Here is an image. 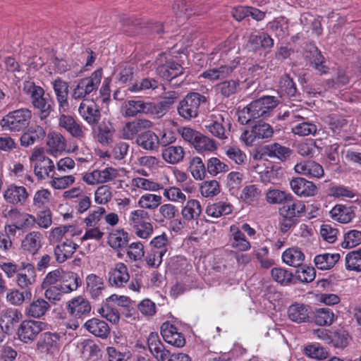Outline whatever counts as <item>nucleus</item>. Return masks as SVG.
<instances>
[{
	"label": "nucleus",
	"instance_id": "obj_1",
	"mask_svg": "<svg viewBox=\"0 0 361 361\" xmlns=\"http://www.w3.org/2000/svg\"><path fill=\"white\" fill-rule=\"evenodd\" d=\"M23 92L30 97L33 107L38 110V116L41 121H46L54 111V102L52 99L44 97V90L36 85L32 81H25Z\"/></svg>",
	"mask_w": 361,
	"mask_h": 361
},
{
	"label": "nucleus",
	"instance_id": "obj_2",
	"mask_svg": "<svg viewBox=\"0 0 361 361\" xmlns=\"http://www.w3.org/2000/svg\"><path fill=\"white\" fill-rule=\"evenodd\" d=\"M91 309L90 302L82 296L69 300L66 304V310L72 319L67 323L66 327L77 329L83 319L90 314Z\"/></svg>",
	"mask_w": 361,
	"mask_h": 361
},
{
	"label": "nucleus",
	"instance_id": "obj_3",
	"mask_svg": "<svg viewBox=\"0 0 361 361\" xmlns=\"http://www.w3.org/2000/svg\"><path fill=\"white\" fill-rule=\"evenodd\" d=\"M32 112L26 108L12 111L5 115L0 122L4 130L11 133L24 131L30 125Z\"/></svg>",
	"mask_w": 361,
	"mask_h": 361
},
{
	"label": "nucleus",
	"instance_id": "obj_4",
	"mask_svg": "<svg viewBox=\"0 0 361 361\" xmlns=\"http://www.w3.org/2000/svg\"><path fill=\"white\" fill-rule=\"evenodd\" d=\"M183 139L190 143L199 152H212L216 149V142L191 128L183 127L178 130Z\"/></svg>",
	"mask_w": 361,
	"mask_h": 361
},
{
	"label": "nucleus",
	"instance_id": "obj_5",
	"mask_svg": "<svg viewBox=\"0 0 361 361\" xmlns=\"http://www.w3.org/2000/svg\"><path fill=\"white\" fill-rule=\"evenodd\" d=\"M102 78V69L94 71L90 77L80 79L73 88L71 97L74 99H80L96 92Z\"/></svg>",
	"mask_w": 361,
	"mask_h": 361
},
{
	"label": "nucleus",
	"instance_id": "obj_6",
	"mask_svg": "<svg viewBox=\"0 0 361 361\" xmlns=\"http://www.w3.org/2000/svg\"><path fill=\"white\" fill-rule=\"evenodd\" d=\"M204 95L197 92L188 93L179 103L177 110L180 116L190 120L198 115L199 108L202 103L206 102Z\"/></svg>",
	"mask_w": 361,
	"mask_h": 361
},
{
	"label": "nucleus",
	"instance_id": "obj_7",
	"mask_svg": "<svg viewBox=\"0 0 361 361\" xmlns=\"http://www.w3.org/2000/svg\"><path fill=\"white\" fill-rule=\"evenodd\" d=\"M30 160L34 161V173L39 180L51 178L54 175L55 166L53 161L45 157L40 151H35Z\"/></svg>",
	"mask_w": 361,
	"mask_h": 361
},
{
	"label": "nucleus",
	"instance_id": "obj_8",
	"mask_svg": "<svg viewBox=\"0 0 361 361\" xmlns=\"http://www.w3.org/2000/svg\"><path fill=\"white\" fill-rule=\"evenodd\" d=\"M47 324L41 321L24 320L18 329V338L25 343L34 341L38 334L46 329Z\"/></svg>",
	"mask_w": 361,
	"mask_h": 361
},
{
	"label": "nucleus",
	"instance_id": "obj_9",
	"mask_svg": "<svg viewBox=\"0 0 361 361\" xmlns=\"http://www.w3.org/2000/svg\"><path fill=\"white\" fill-rule=\"evenodd\" d=\"M279 104L278 99L273 96H264L250 102L247 106L252 112L253 117L266 118L270 116Z\"/></svg>",
	"mask_w": 361,
	"mask_h": 361
},
{
	"label": "nucleus",
	"instance_id": "obj_10",
	"mask_svg": "<svg viewBox=\"0 0 361 361\" xmlns=\"http://www.w3.org/2000/svg\"><path fill=\"white\" fill-rule=\"evenodd\" d=\"M153 127V123L145 118L135 119L127 122L121 130L123 139L133 140L137 139L142 131L149 130Z\"/></svg>",
	"mask_w": 361,
	"mask_h": 361
},
{
	"label": "nucleus",
	"instance_id": "obj_11",
	"mask_svg": "<svg viewBox=\"0 0 361 361\" xmlns=\"http://www.w3.org/2000/svg\"><path fill=\"white\" fill-rule=\"evenodd\" d=\"M61 336L49 331L42 334L36 343L37 350L42 353L54 354L60 348Z\"/></svg>",
	"mask_w": 361,
	"mask_h": 361
},
{
	"label": "nucleus",
	"instance_id": "obj_12",
	"mask_svg": "<svg viewBox=\"0 0 361 361\" xmlns=\"http://www.w3.org/2000/svg\"><path fill=\"white\" fill-rule=\"evenodd\" d=\"M4 216L19 226L20 230H27L32 228L35 224V218L32 214L22 212L17 208H11L4 213Z\"/></svg>",
	"mask_w": 361,
	"mask_h": 361
},
{
	"label": "nucleus",
	"instance_id": "obj_13",
	"mask_svg": "<svg viewBox=\"0 0 361 361\" xmlns=\"http://www.w3.org/2000/svg\"><path fill=\"white\" fill-rule=\"evenodd\" d=\"M51 85L58 102L59 111V113H66L69 109L68 82L58 78L51 82Z\"/></svg>",
	"mask_w": 361,
	"mask_h": 361
},
{
	"label": "nucleus",
	"instance_id": "obj_14",
	"mask_svg": "<svg viewBox=\"0 0 361 361\" xmlns=\"http://www.w3.org/2000/svg\"><path fill=\"white\" fill-rule=\"evenodd\" d=\"M78 112L80 116L91 126L97 124L101 118L99 106L93 100L83 99L79 106Z\"/></svg>",
	"mask_w": 361,
	"mask_h": 361
},
{
	"label": "nucleus",
	"instance_id": "obj_15",
	"mask_svg": "<svg viewBox=\"0 0 361 361\" xmlns=\"http://www.w3.org/2000/svg\"><path fill=\"white\" fill-rule=\"evenodd\" d=\"M161 334L164 340L170 345L181 348L185 344L183 334L179 332L177 327L169 322L162 324Z\"/></svg>",
	"mask_w": 361,
	"mask_h": 361
},
{
	"label": "nucleus",
	"instance_id": "obj_16",
	"mask_svg": "<svg viewBox=\"0 0 361 361\" xmlns=\"http://www.w3.org/2000/svg\"><path fill=\"white\" fill-rule=\"evenodd\" d=\"M59 126L64 128L73 137L81 140L85 137V128L72 116L59 113Z\"/></svg>",
	"mask_w": 361,
	"mask_h": 361
},
{
	"label": "nucleus",
	"instance_id": "obj_17",
	"mask_svg": "<svg viewBox=\"0 0 361 361\" xmlns=\"http://www.w3.org/2000/svg\"><path fill=\"white\" fill-rule=\"evenodd\" d=\"M305 204L301 201L296 200L291 195V198L287 200L284 204L279 209V214L281 216L291 218L298 221V219L305 212Z\"/></svg>",
	"mask_w": 361,
	"mask_h": 361
},
{
	"label": "nucleus",
	"instance_id": "obj_18",
	"mask_svg": "<svg viewBox=\"0 0 361 361\" xmlns=\"http://www.w3.org/2000/svg\"><path fill=\"white\" fill-rule=\"evenodd\" d=\"M109 282L114 287L121 288L130 279V274L127 266L123 262H117L109 272Z\"/></svg>",
	"mask_w": 361,
	"mask_h": 361
},
{
	"label": "nucleus",
	"instance_id": "obj_19",
	"mask_svg": "<svg viewBox=\"0 0 361 361\" xmlns=\"http://www.w3.org/2000/svg\"><path fill=\"white\" fill-rule=\"evenodd\" d=\"M29 197L27 189L23 186L10 185L4 192V200L13 205H24Z\"/></svg>",
	"mask_w": 361,
	"mask_h": 361
},
{
	"label": "nucleus",
	"instance_id": "obj_20",
	"mask_svg": "<svg viewBox=\"0 0 361 361\" xmlns=\"http://www.w3.org/2000/svg\"><path fill=\"white\" fill-rule=\"evenodd\" d=\"M149 351L157 361H166L169 360L170 351L166 349L164 345L159 339L157 333L152 332L147 339Z\"/></svg>",
	"mask_w": 361,
	"mask_h": 361
},
{
	"label": "nucleus",
	"instance_id": "obj_21",
	"mask_svg": "<svg viewBox=\"0 0 361 361\" xmlns=\"http://www.w3.org/2000/svg\"><path fill=\"white\" fill-rule=\"evenodd\" d=\"M157 73L163 79L173 82L183 74L184 68L179 63L170 60L164 64H159Z\"/></svg>",
	"mask_w": 361,
	"mask_h": 361
},
{
	"label": "nucleus",
	"instance_id": "obj_22",
	"mask_svg": "<svg viewBox=\"0 0 361 361\" xmlns=\"http://www.w3.org/2000/svg\"><path fill=\"white\" fill-rule=\"evenodd\" d=\"M311 314V307L302 303L295 302L288 309V318L297 324L309 322Z\"/></svg>",
	"mask_w": 361,
	"mask_h": 361
},
{
	"label": "nucleus",
	"instance_id": "obj_23",
	"mask_svg": "<svg viewBox=\"0 0 361 361\" xmlns=\"http://www.w3.org/2000/svg\"><path fill=\"white\" fill-rule=\"evenodd\" d=\"M42 235L37 231H31L21 241L20 247L25 253L35 255L42 246Z\"/></svg>",
	"mask_w": 361,
	"mask_h": 361
},
{
	"label": "nucleus",
	"instance_id": "obj_24",
	"mask_svg": "<svg viewBox=\"0 0 361 361\" xmlns=\"http://www.w3.org/2000/svg\"><path fill=\"white\" fill-rule=\"evenodd\" d=\"M262 155L270 158H275L281 161L288 159L292 154V150L278 142L267 145L262 148Z\"/></svg>",
	"mask_w": 361,
	"mask_h": 361
},
{
	"label": "nucleus",
	"instance_id": "obj_25",
	"mask_svg": "<svg viewBox=\"0 0 361 361\" xmlns=\"http://www.w3.org/2000/svg\"><path fill=\"white\" fill-rule=\"evenodd\" d=\"M78 247V245L71 239L59 242L54 249L56 261L60 264L66 262L73 256Z\"/></svg>",
	"mask_w": 361,
	"mask_h": 361
},
{
	"label": "nucleus",
	"instance_id": "obj_26",
	"mask_svg": "<svg viewBox=\"0 0 361 361\" xmlns=\"http://www.w3.org/2000/svg\"><path fill=\"white\" fill-rule=\"evenodd\" d=\"M290 186L292 190L300 197L313 196L317 192V187L312 182L300 177L292 179L290 181Z\"/></svg>",
	"mask_w": 361,
	"mask_h": 361
},
{
	"label": "nucleus",
	"instance_id": "obj_27",
	"mask_svg": "<svg viewBox=\"0 0 361 361\" xmlns=\"http://www.w3.org/2000/svg\"><path fill=\"white\" fill-rule=\"evenodd\" d=\"M274 44V39L271 37L264 32L258 34H251L247 41L249 48L254 51L261 49H271L273 47Z\"/></svg>",
	"mask_w": 361,
	"mask_h": 361
},
{
	"label": "nucleus",
	"instance_id": "obj_28",
	"mask_svg": "<svg viewBox=\"0 0 361 361\" xmlns=\"http://www.w3.org/2000/svg\"><path fill=\"white\" fill-rule=\"evenodd\" d=\"M35 269L31 264H27L17 274V284L25 290H31V286L35 283Z\"/></svg>",
	"mask_w": 361,
	"mask_h": 361
},
{
	"label": "nucleus",
	"instance_id": "obj_29",
	"mask_svg": "<svg viewBox=\"0 0 361 361\" xmlns=\"http://www.w3.org/2000/svg\"><path fill=\"white\" fill-rule=\"evenodd\" d=\"M230 238L229 242L232 248L236 249L240 252L247 251L250 249L251 245L247 240L244 233L235 225L230 226Z\"/></svg>",
	"mask_w": 361,
	"mask_h": 361
},
{
	"label": "nucleus",
	"instance_id": "obj_30",
	"mask_svg": "<svg viewBox=\"0 0 361 361\" xmlns=\"http://www.w3.org/2000/svg\"><path fill=\"white\" fill-rule=\"evenodd\" d=\"M225 123L224 118L222 115L212 116L207 121L204 128L214 137L224 140L227 138L226 132L224 126Z\"/></svg>",
	"mask_w": 361,
	"mask_h": 361
},
{
	"label": "nucleus",
	"instance_id": "obj_31",
	"mask_svg": "<svg viewBox=\"0 0 361 361\" xmlns=\"http://www.w3.org/2000/svg\"><path fill=\"white\" fill-rule=\"evenodd\" d=\"M161 84L154 78H144L130 85L128 90L132 93L150 94L159 89Z\"/></svg>",
	"mask_w": 361,
	"mask_h": 361
},
{
	"label": "nucleus",
	"instance_id": "obj_32",
	"mask_svg": "<svg viewBox=\"0 0 361 361\" xmlns=\"http://www.w3.org/2000/svg\"><path fill=\"white\" fill-rule=\"evenodd\" d=\"M295 171L309 177L320 178L324 175L322 166L314 161H302L294 167Z\"/></svg>",
	"mask_w": 361,
	"mask_h": 361
},
{
	"label": "nucleus",
	"instance_id": "obj_33",
	"mask_svg": "<svg viewBox=\"0 0 361 361\" xmlns=\"http://www.w3.org/2000/svg\"><path fill=\"white\" fill-rule=\"evenodd\" d=\"M86 292L92 299H98L104 290V280L100 276L91 274L86 277Z\"/></svg>",
	"mask_w": 361,
	"mask_h": 361
},
{
	"label": "nucleus",
	"instance_id": "obj_34",
	"mask_svg": "<svg viewBox=\"0 0 361 361\" xmlns=\"http://www.w3.org/2000/svg\"><path fill=\"white\" fill-rule=\"evenodd\" d=\"M355 216L352 207L345 204H336L330 211L331 218L341 224L350 222Z\"/></svg>",
	"mask_w": 361,
	"mask_h": 361
},
{
	"label": "nucleus",
	"instance_id": "obj_35",
	"mask_svg": "<svg viewBox=\"0 0 361 361\" xmlns=\"http://www.w3.org/2000/svg\"><path fill=\"white\" fill-rule=\"evenodd\" d=\"M81 284L82 281L77 273L63 271L59 286L64 293L76 290Z\"/></svg>",
	"mask_w": 361,
	"mask_h": 361
},
{
	"label": "nucleus",
	"instance_id": "obj_36",
	"mask_svg": "<svg viewBox=\"0 0 361 361\" xmlns=\"http://www.w3.org/2000/svg\"><path fill=\"white\" fill-rule=\"evenodd\" d=\"M51 308L49 303L43 298L34 300L25 310L27 317L39 319L45 315Z\"/></svg>",
	"mask_w": 361,
	"mask_h": 361
},
{
	"label": "nucleus",
	"instance_id": "obj_37",
	"mask_svg": "<svg viewBox=\"0 0 361 361\" xmlns=\"http://www.w3.org/2000/svg\"><path fill=\"white\" fill-rule=\"evenodd\" d=\"M185 150L181 146L170 145L164 147L161 151L163 159L169 164H177L181 162L185 157Z\"/></svg>",
	"mask_w": 361,
	"mask_h": 361
},
{
	"label": "nucleus",
	"instance_id": "obj_38",
	"mask_svg": "<svg viewBox=\"0 0 361 361\" xmlns=\"http://www.w3.org/2000/svg\"><path fill=\"white\" fill-rule=\"evenodd\" d=\"M85 328L93 335L105 338L109 334L110 329L107 323L97 318H92L84 324Z\"/></svg>",
	"mask_w": 361,
	"mask_h": 361
},
{
	"label": "nucleus",
	"instance_id": "obj_39",
	"mask_svg": "<svg viewBox=\"0 0 361 361\" xmlns=\"http://www.w3.org/2000/svg\"><path fill=\"white\" fill-rule=\"evenodd\" d=\"M22 318L20 311L13 308L5 310L0 319V325L5 332L8 333L13 329V325L18 323Z\"/></svg>",
	"mask_w": 361,
	"mask_h": 361
},
{
	"label": "nucleus",
	"instance_id": "obj_40",
	"mask_svg": "<svg viewBox=\"0 0 361 361\" xmlns=\"http://www.w3.org/2000/svg\"><path fill=\"white\" fill-rule=\"evenodd\" d=\"M138 146L146 150H154L159 147V137L152 131L145 130L136 140Z\"/></svg>",
	"mask_w": 361,
	"mask_h": 361
},
{
	"label": "nucleus",
	"instance_id": "obj_41",
	"mask_svg": "<svg viewBox=\"0 0 361 361\" xmlns=\"http://www.w3.org/2000/svg\"><path fill=\"white\" fill-rule=\"evenodd\" d=\"M339 253H323L317 255L314 259L316 267L321 270H328L334 267L339 260Z\"/></svg>",
	"mask_w": 361,
	"mask_h": 361
},
{
	"label": "nucleus",
	"instance_id": "obj_42",
	"mask_svg": "<svg viewBox=\"0 0 361 361\" xmlns=\"http://www.w3.org/2000/svg\"><path fill=\"white\" fill-rule=\"evenodd\" d=\"M129 241V235L124 229H114L108 237V243L113 249H119L127 245Z\"/></svg>",
	"mask_w": 361,
	"mask_h": 361
},
{
	"label": "nucleus",
	"instance_id": "obj_43",
	"mask_svg": "<svg viewBox=\"0 0 361 361\" xmlns=\"http://www.w3.org/2000/svg\"><path fill=\"white\" fill-rule=\"evenodd\" d=\"M201 213V204L197 200L195 199L188 200L181 209L183 218L187 221L197 219Z\"/></svg>",
	"mask_w": 361,
	"mask_h": 361
},
{
	"label": "nucleus",
	"instance_id": "obj_44",
	"mask_svg": "<svg viewBox=\"0 0 361 361\" xmlns=\"http://www.w3.org/2000/svg\"><path fill=\"white\" fill-rule=\"evenodd\" d=\"M145 101L130 99L126 101L121 109L122 115L124 117H135L143 114Z\"/></svg>",
	"mask_w": 361,
	"mask_h": 361
},
{
	"label": "nucleus",
	"instance_id": "obj_45",
	"mask_svg": "<svg viewBox=\"0 0 361 361\" xmlns=\"http://www.w3.org/2000/svg\"><path fill=\"white\" fill-rule=\"evenodd\" d=\"M282 259L283 262L288 265L299 267L302 265V262L305 259V255L299 248L291 247L283 252Z\"/></svg>",
	"mask_w": 361,
	"mask_h": 361
},
{
	"label": "nucleus",
	"instance_id": "obj_46",
	"mask_svg": "<svg viewBox=\"0 0 361 361\" xmlns=\"http://www.w3.org/2000/svg\"><path fill=\"white\" fill-rule=\"evenodd\" d=\"M233 211V206L226 202L219 201L209 204L207 207L206 213L208 216L219 218L221 216L228 215Z\"/></svg>",
	"mask_w": 361,
	"mask_h": 361
},
{
	"label": "nucleus",
	"instance_id": "obj_47",
	"mask_svg": "<svg viewBox=\"0 0 361 361\" xmlns=\"http://www.w3.org/2000/svg\"><path fill=\"white\" fill-rule=\"evenodd\" d=\"M267 28L279 39H283L288 35V23L283 17L276 18L269 22L267 25Z\"/></svg>",
	"mask_w": 361,
	"mask_h": 361
},
{
	"label": "nucleus",
	"instance_id": "obj_48",
	"mask_svg": "<svg viewBox=\"0 0 361 361\" xmlns=\"http://www.w3.org/2000/svg\"><path fill=\"white\" fill-rule=\"evenodd\" d=\"M237 63L232 65H224L218 68H214L204 71L202 76L210 80H219L228 77L236 67Z\"/></svg>",
	"mask_w": 361,
	"mask_h": 361
},
{
	"label": "nucleus",
	"instance_id": "obj_49",
	"mask_svg": "<svg viewBox=\"0 0 361 361\" xmlns=\"http://www.w3.org/2000/svg\"><path fill=\"white\" fill-rule=\"evenodd\" d=\"M279 92L281 96L292 97L296 95L295 83L288 74H283L281 76L279 82Z\"/></svg>",
	"mask_w": 361,
	"mask_h": 361
},
{
	"label": "nucleus",
	"instance_id": "obj_50",
	"mask_svg": "<svg viewBox=\"0 0 361 361\" xmlns=\"http://www.w3.org/2000/svg\"><path fill=\"white\" fill-rule=\"evenodd\" d=\"M295 117L298 120L300 119L302 121V122L299 123L298 124L293 127L292 132L295 135H298L299 136H307L310 135H315L317 130V127L315 124L309 121H305V118L300 115H296L295 116Z\"/></svg>",
	"mask_w": 361,
	"mask_h": 361
},
{
	"label": "nucleus",
	"instance_id": "obj_51",
	"mask_svg": "<svg viewBox=\"0 0 361 361\" xmlns=\"http://www.w3.org/2000/svg\"><path fill=\"white\" fill-rule=\"evenodd\" d=\"M32 292L30 290L20 292L18 289H10L8 290L6 296L7 302L13 305H21L26 299H30Z\"/></svg>",
	"mask_w": 361,
	"mask_h": 361
},
{
	"label": "nucleus",
	"instance_id": "obj_52",
	"mask_svg": "<svg viewBox=\"0 0 361 361\" xmlns=\"http://www.w3.org/2000/svg\"><path fill=\"white\" fill-rule=\"evenodd\" d=\"M266 200L271 204H284L291 198V194L278 189H269L265 195Z\"/></svg>",
	"mask_w": 361,
	"mask_h": 361
},
{
	"label": "nucleus",
	"instance_id": "obj_53",
	"mask_svg": "<svg viewBox=\"0 0 361 361\" xmlns=\"http://www.w3.org/2000/svg\"><path fill=\"white\" fill-rule=\"evenodd\" d=\"M304 353L309 357L323 360L328 357V350L317 343H311L304 348Z\"/></svg>",
	"mask_w": 361,
	"mask_h": 361
},
{
	"label": "nucleus",
	"instance_id": "obj_54",
	"mask_svg": "<svg viewBox=\"0 0 361 361\" xmlns=\"http://www.w3.org/2000/svg\"><path fill=\"white\" fill-rule=\"evenodd\" d=\"M334 314L329 308H319L314 313V322L317 325L326 326L333 323Z\"/></svg>",
	"mask_w": 361,
	"mask_h": 361
},
{
	"label": "nucleus",
	"instance_id": "obj_55",
	"mask_svg": "<svg viewBox=\"0 0 361 361\" xmlns=\"http://www.w3.org/2000/svg\"><path fill=\"white\" fill-rule=\"evenodd\" d=\"M216 90L225 97H229L236 94L240 90L238 80H229L219 83L216 87Z\"/></svg>",
	"mask_w": 361,
	"mask_h": 361
},
{
	"label": "nucleus",
	"instance_id": "obj_56",
	"mask_svg": "<svg viewBox=\"0 0 361 361\" xmlns=\"http://www.w3.org/2000/svg\"><path fill=\"white\" fill-rule=\"evenodd\" d=\"M11 174L25 185L31 184L34 180L32 176L27 173L24 164L20 161L13 163V168L11 169Z\"/></svg>",
	"mask_w": 361,
	"mask_h": 361
},
{
	"label": "nucleus",
	"instance_id": "obj_57",
	"mask_svg": "<svg viewBox=\"0 0 361 361\" xmlns=\"http://www.w3.org/2000/svg\"><path fill=\"white\" fill-rule=\"evenodd\" d=\"M345 267L350 271H361V249L347 254L345 257Z\"/></svg>",
	"mask_w": 361,
	"mask_h": 361
},
{
	"label": "nucleus",
	"instance_id": "obj_58",
	"mask_svg": "<svg viewBox=\"0 0 361 361\" xmlns=\"http://www.w3.org/2000/svg\"><path fill=\"white\" fill-rule=\"evenodd\" d=\"M190 171L196 180H202L205 178L206 168L200 157H195L191 159Z\"/></svg>",
	"mask_w": 361,
	"mask_h": 361
},
{
	"label": "nucleus",
	"instance_id": "obj_59",
	"mask_svg": "<svg viewBox=\"0 0 361 361\" xmlns=\"http://www.w3.org/2000/svg\"><path fill=\"white\" fill-rule=\"evenodd\" d=\"M143 114L154 118H160L166 114L165 109L159 102H145Z\"/></svg>",
	"mask_w": 361,
	"mask_h": 361
},
{
	"label": "nucleus",
	"instance_id": "obj_60",
	"mask_svg": "<svg viewBox=\"0 0 361 361\" xmlns=\"http://www.w3.org/2000/svg\"><path fill=\"white\" fill-rule=\"evenodd\" d=\"M115 130L110 123H103L99 126L98 141L102 145H108L113 140Z\"/></svg>",
	"mask_w": 361,
	"mask_h": 361
},
{
	"label": "nucleus",
	"instance_id": "obj_61",
	"mask_svg": "<svg viewBox=\"0 0 361 361\" xmlns=\"http://www.w3.org/2000/svg\"><path fill=\"white\" fill-rule=\"evenodd\" d=\"M161 203V197L155 194H145L138 201V205L141 208L154 209Z\"/></svg>",
	"mask_w": 361,
	"mask_h": 361
},
{
	"label": "nucleus",
	"instance_id": "obj_62",
	"mask_svg": "<svg viewBox=\"0 0 361 361\" xmlns=\"http://www.w3.org/2000/svg\"><path fill=\"white\" fill-rule=\"evenodd\" d=\"M220 185L216 180H206L200 185V193L204 197H212L220 192Z\"/></svg>",
	"mask_w": 361,
	"mask_h": 361
},
{
	"label": "nucleus",
	"instance_id": "obj_63",
	"mask_svg": "<svg viewBox=\"0 0 361 361\" xmlns=\"http://www.w3.org/2000/svg\"><path fill=\"white\" fill-rule=\"evenodd\" d=\"M207 170L210 175L216 176L219 173L228 171L229 167L219 158L212 157L207 161Z\"/></svg>",
	"mask_w": 361,
	"mask_h": 361
},
{
	"label": "nucleus",
	"instance_id": "obj_64",
	"mask_svg": "<svg viewBox=\"0 0 361 361\" xmlns=\"http://www.w3.org/2000/svg\"><path fill=\"white\" fill-rule=\"evenodd\" d=\"M51 200V192L48 189H41L35 192L33 205L38 209L46 208Z\"/></svg>",
	"mask_w": 361,
	"mask_h": 361
}]
</instances>
